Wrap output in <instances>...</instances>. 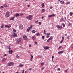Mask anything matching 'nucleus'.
I'll return each mask as SVG.
<instances>
[{
	"label": "nucleus",
	"mask_w": 73,
	"mask_h": 73,
	"mask_svg": "<svg viewBox=\"0 0 73 73\" xmlns=\"http://www.w3.org/2000/svg\"><path fill=\"white\" fill-rule=\"evenodd\" d=\"M32 17L33 16L32 15H30L29 16H27L26 17V18L28 20H31L32 19Z\"/></svg>",
	"instance_id": "f257e3e1"
},
{
	"label": "nucleus",
	"mask_w": 73,
	"mask_h": 73,
	"mask_svg": "<svg viewBox=\"0 0 73 73\" xmlns=\"http://www.w3.org/2000/svg\"><path fill=\"white\" fill-rule=\"evenodd\" d=\"M32 28V25H31L29 27H28L26 30L27 32H29L31 30V29Z\"/></svg>",
	"instance_id": "f03ea898"
},
{
	"label": "nucleus",
	"mask_w": 73,
	"mask_h": 73,
	"mask_svg": "<svg viewBox=\"0 0 73 73\" xmlns=\"http://www.w3.org/2000/svg\"><path fill=\"white\" fill-rule=\"evenodd\" d=\"M17 36V34L14 33L13 34L11 35V37L13 38V37H16V36Z\"/></svg>",
	"instance_id": "7ed1b4c3"
},
{
	"label": "nucleus",
	"mask_w": 73,
	"mask_h": 73,
	"mask_svg": "<svg viewBox=\"0 0 73 73\" xmlns=\"http://www.w3.org/2000/svg\"><path fill=\"white\" fill-rule=\"evenodd\" d=\"M9 15V13L8 11H7L6 13L5 16L6 17H8Z\"/></svg>",
	"instance_id": "20e7f679"
},
{
	"label": "nucleus",
	"mask_w": 73,
	"mask_h": 73,
	"mask_svg": "<svg viewBox=\"0 0 73 73\" xmlns=\"http://www.w3.org/2000/svg\"><path fill=\"white\" fill-rule=\"evenodd\" d=\"M7 65H8V66H11V65H14V63L13 62H11L8 63Z\"/></svg>",
	"instance_id": "39448f33"
},
{
	"label": "nucleus",
	"mask_w": 73,
	"mask_h": 73,
	"mask_svg": "<svg viewBox=\"0 0 73 73\" xmlns=\"http://www.w3.org/2000/svg\"><path fill=\"white\" fill-rule=\"evenodd\" d=\"M56 27L57 28H62V26H60L59 25H56Z\"/></svg>",
	"instance_id": "423d86ee"
},
{
	"label": "nucleus",
	"mask_w": 73,
	"mask_h": 73,
	"mask_svg": "<svg viewBox=\"0 0 73 73\" xmlns=\"http://www.w3.org/2000/svg\"><path fill=\"white\" fill-rule=\"evenodd\" d=\"M19 29H23V26L22 25H21L19 26Z\"/></svg>",
	"instance_id": "0eeeda50"
},
{
	"label": "nucleus",
	"mask_w": 73,
	"mask_h": 73,
	"mask_svg": "<svg viewBox=\"0 0 73 73\" xmlns=\"http://www.w3.org/2000/svg\"><path fill=\"white\" fill-rule=\"evenodd\" d=\"M21 41V38H19L18 40L17 41V43H19Z\"/></svg>",
	"instance_id": "6e6552de"
},
{
	"label": "nucleus",
	"mask_w": 73,
	"mask_h": 73,
	"mask_svg": "<svg viewBox=\"0 0 73 73\" xmlns=\"http://www.w3.org/2000/svg\"><path fill=\"white\" fill-rule=\"evenodd\" d=\"M44 49H45V50H46L47 49H49L50 48V47H49L46 46L44 47Z\"/></svg>",
	"instance_id": "1a4fd4ad"
},
{
	"label": "nucleus",
	"mask_w": 73,
	"mask_h": 73,
	"mask_svg": "<svg viewBox=\"0 0 73 73\" xmlns=\"http://www.w3.org/2000/svg\"><path fill=\"white\" fill-rule=\"evenodd\" d=\"M55 16V14H53L52 15H49L48 16V17H51L53 16Z\"/></svg>",
	"instance_id": "9d476101"
},
{
	"label": "nucleus",
	"mask_w": 73,
	"mask_h": 73,
	"mask_svg": "<svg viewBox=\"0 0 73 73\" xmlns=\"http://www.w3.org/2000/svg\"><path fill=\"white\" fill-rule=\"evenodd\" d=\"M12 53H13V51H12V50H11L9 51V53L10 54H12Z\"/></svg>",
	"instance_id": "9b49d317"
},
{
	"label": "nucleus",
	"mask_w": 73,
	"mask_h": 73,
	"mask_svg": "<svg viewBox=\"0 0 73 73\" xmlns=\"http://www.w3.org/2000/svg\"><path fill=\"white\" fill-rule=\"evenodd\" d=\"M23 38L24 39V40H27V38H27V36H25V35H24L23 36Z\"/></svg>",
	"instance_id": "f8f14e48"
},
{
	"label": "nucleus",
	"mask_w": 73,
	"mask_h": 73,
	"mask_svg": "<svg viewBox=\"0 0 73 73\" xmlns=\"http://www.w3.org/2000/svg\"><path fill=\"white\" fill-rule=\"evenodd\" d=\"M64 18H63V17H62L61 18V19L60 20V22H62V21H64Z\"/></svg>",
	"instance_id": "ddd939ff"
},
{
	"label": "nucleus",
	"mask_w": 73,
	"mask_h": 73,
	"mask_svg": "<svg viewBox=\"0 0 73 73\" xmlns=\"http://www.w3.org/2000/svg\"><path fill=\"white\" fill-rule=\"evenodd\" d=\"M15 15H14L13 17L11 18L10 19V20H13L15 19Z\"/></svg>",
	"instance_id": "4468645a"
},
{
	"label": "nucleus",
	"mask_w": 73,
	"mask_h": 73,
	"mask_svg": "<svg viewBox=\"0 0 73 73\" xmlns=\"http://www.w3.org/2000/svg\"><path fill=\"white\" fill-rule=\"evenodd\" d=\"M64 53V51H59L58 52V54H61V53Z\"/></svg>",
	"instance_id": "2eb2a0df"
},
{
	"label": "nucleus",
	"mask_w": 73,
	"mask_h": 73,
	"mask_svg": "<svg viewBox=\"0 0 73 73\" xmlns=\"http://www.w3.org/2000/svg\"><path fill=\"white\" fill-rule=\"evenodd\" d=\"M19 16H20V15H19V13H17L15 15V17H17Z\"/></svg>",
	"instance_id": "dca6fc26"
},
{
	"label": "nucleus",
	"mask_w": 73,
	"mask_h": 73,
	"mask_svg": "<svg viewBox=\"0 0 73 73\" xmlns=\"http://www.w3.org/2000/svg\"><path fill=\"white\" fill-rule=\"evenodd\" d=\"M70 3V1L67 2L66 3V4L68 5V4H69Z\"/></svg>",
	"instance_id": "f3484780"
},
{
	"label": "nucleus",
	"mask_w": 73,
	"mask_h": 73,
	"mask_svg": "<svg viewBox=\"0 0 73 73\" xmlns=\"http://www.w3.org/2000/svg\"><path fill=\"white\" fill-rule=\"evenodd\" d=\"M73 12H70V13L69 15H70V16H72L73 15Z\"/></svg>",
	"instance_id": "a211bd4d"
},
{
	"label": "nucleus",
	"mask_w": 73,
	"mask_h": 73,
	"mask_svg": "<svg viewBox=\"0 0 73 73\" xmlns=\"http://www.w3.org/2000/svg\"><path fill=\"white\" fill-rule=\"evenodd\" d=\"M44 64H45V63L44 62H42L40 63V65H41L42 66H44Z\"/></svg>",
	"instance_id": "6ab92c4d"
},
{
	"label": "nucleus",
	"mask_w": 73,
	"mask_h": 73,
	"mask_svg": "<svg viewBox=\"0 0 73 73\" xmlns=\"http://www.w3.org/2000/svg\"><path fill=\"white\" fill-rule=\"evenodd\" d=\"M48 39H49L50 40H52V39H53V37L52 36H51Z\"/></svg>",
	"instance_id": "aec40b11"
},
{
	"label": "nucleus",
	"mask_w": 73,
	"mask_h": 73,
	"mask_svg": "<svg viewBox=\"0 0 73 73\" xmlns=\"http://www.w3.org/2000/svg\"><path fill=\"white\" fill-rule=\"evenodd\" d=\"M3 6L5 8H6V7H7V5L6 4H4Z\"/></svg>",
	"instance_id": "412c9836"
},
{
	"label": "nucleus",
	"mask_w": 73,
	"mask_h": 73,
	"mask_svg": "<svg viewBox=\"0 0 73 73\" xmlns=\"http://www.w3.org/2000/svg\"><path fill=\"white\" fill-rule=\"evenodd\" d=\"M36 36H40V34L38 32L37 33V34H36Z\"/></svg>",
	"instance_id": "4be33fe9"
},
{
	"label": "nucleus",
	"mask_w": 73,
	"mask_h": 73,
	"mask_svg": "<svg viewBox=\"0 0 73 73\" xmlns=\"http://www.w3.org/2000/svg\"><path fill=\"white\" fill-rule=\"evenodd\" d=\"M72 24L71 23H69L68 24V26L70 27H72Z\"/></svg>",
	"instance_id": "5701e85b"
},
{
	"label": "nucleus",
	"mask_w": 73,
	"mask_h": 73,
	"mask_svg": "<svg viewBox=\"0 0 73 73\" xmlns=\"http://www.w3.org/2000/svg\"><path fill=\"white\" fill-rule=\"evenodd\" d=\"M5 61H6V59H5V58L3 59L2 60V61H4V62H5Z\"/></svg>",
	"instance_id": "b1692460"
},
{
	"label": "nucleus",
	"mask_w": 73,
	"mask_h": 73,
	"mask_svg": "<svg viewBox=\"0 0 73 73\" xmlns=\"http://www.w3.org/2000/svg\"><path fill=\"white\" fill-rule=\"evenodd\" d=\"M32 32L33 33H35V32H36V31L35 30H32Z\"/></svg>",
	"instance_id": "393cba45"
},
{
	"label": "nucleus",
	"mask_w": 73,
	"mask_h": 73,
	"mask_svg": "<svg viewBox=\"0 0 73 73\" xmlns=\"http://www.w3.org/2000/svg\"><path fill=\"white\" fill-rule=\"evenodd\" d=\"M24 66V65L23 64H20L19 65V67H22V66Z\"/></svg>",
	"instance_id": "a878e982"
},
{
	"label": "nucleus",
	"mask_w": 73,
	"mask_h": 73,
	"mask_svg": "<svg viewBox=\"0 0 73 73\" xmlns=\"http://www.w3.org/2000/svg\"><path fill=\"white\" fill-rule=\"evenodd\" d=\"M60 2L62 4H64V1H61Z\"/></svg>",
	"instance_id": "bb28decb"
},
{
	"label": "nucleus",
	"mask_w": 73,
	"mask_h": 73,
	"mask_svg": "<svg viewBox=\"0 0 73 73\" xmlns=\"http://www.w3.org/2000/svg\"><path fill=\"white\" fill-rule=\"evenodd\" d=\"M41 5H42V7H44V5H45V4H44V3H43Z\"/></svg>",
	"instance_id": "cd10ccee"
},
{
	"label": "nucleus",
	"mask_w": 73,
	"mask_h": 73,
	"mask_svg": "<svg viewBox=\"0 0 73 73\" xmlns=\"http://www.w3.org/2000/svg\"><path fill=\"white\" fill-rule=\"evenodd\" d=\"M62 47V46H61L59 47L58 48V50H60V49H61V48Z\"/></svg>",
	"instance_id": "c85d7f7f"
},
{
	"label": "nucleus",
	"mask_w": 73,
	"mask_h": 73,
	"mask_svg": "<svg viewBox=\"0 0 73 73\" xmlns=\"http://www.w3.org/2000/svg\"><path fill=\"white\" fill-rule=\"evenodd\" d=\"M46 35H47V36H50V33H47L46 34Z\"/></svg>",
	"instance_id": "c756f323"
},
{
	"label": "nucleus",
	"mask_w": 73,
	"mask_h": 73,
	"mask_svg": "<svg viewBox=\"0 0 73 73\" xmlns=\"http://www.w3.org/2000/svg\"><path fill=\"white\" fill-rule=\"evenodd\" d=\"M1 28H4V25H2L1 26Z\"/></svg>",
	"instance_id": "7c9ffc66"
},
{
	"label": "nucleus",
	"mask_w": 73,
	"mask_h": 73,
	"mask_svg": "<svg viewBox=\"0 0 73 73\" xmlns=\"http://www.w3.org/2000/svg\"><path fill=\"white\" fill-rule=\"evenodd\" d=\"M34 44H35V45H37V42H34Z\"/></svg>",
	"instance_id": "2f4dec72"
},
{
	"label": "nucleus",
	"mask_w": 73,
	"mask_h": 73,
	"mask_svg": "<svg viewBox=\"0 0 73 73\" xmlns=\"http://www.w3.org/2000/svg\"><path fill=\"white\" fill-rule=\"evenodd\" d=\"M67 72H68V69L64 70V72L65 73H67Z\"/></svg>",
	"instance_id": "473e14b6"
},
{
	"label": "nucleus",
	"mask_w": 73,
	"mask_h": 73,
	"mask_svg": "<svg viewBox=\"0 0 73 73\" xmlns=\"http://www.w3.org/2000/svg\"><path fill=\"white\" fill-rule=\"evenodd\" d=\"M62 26L63 27H65V25L64 24H62Z\"/></svg>",
	"instance_id": "72a5a7b5"
},
{
	"label": "nucleus",
	"mask_w": 73,
	"mask_h": 73,
	"mask_svg": "<svg viewBox=\"0 0 73 73\" xmlns=\"http://www.w3.org/2000/svg\"><path fill=\"white\" fill-rule=\"evenodd\" d=\"M44 36H42V38L43 39V40H44Z\"/></svg>",
	"instance_id": "f704fd0d"
},
{
	"label": "nucleus",
	"mask_w": 73,
	"mask_h": 73,
	"mask_svg": "<svg viewBox=\"0 0 73 73\" xmlns=\"http://www.w3.org/2000/svg\"><path fill=\"white\" fill-rule=\"evenodd\" d=\"M53 58H54V56H52V60L53 61Z\"/></svg>",
	"instance_id": "c9c22d12"
},
{
	"label": "nucleus",
	"mask_w": 73,
	"mask_h": 73,
	"mask_svg": "<svg viewBox=\"0 0 73 73\" xmlns=\"http://www.w3.org/2000/svg\"><path fill=\"white\" fill-rule=\"evenodd\" d=\"M49 41H50V40L48 39L47 41V42H49Z\"/></svg>",
	"instance_id": "e433bc0d"
},
{
	"label": "nucleus",
	"mask_w": 73,
	"mask_h": 73,
	"mask_svg": "<svg viewBox=\"0 0 73 73\" xmlns=\"http://www.w3.org/2000/svg\"><path fill=\"white\" fill-rule=\"evenodd\" d=\"M31 59H33V56H32V55H31Z\"/></svg>",
	"instance_id": "4c0bfd02"
},
{
	"label": "nucleus",
	"mask_w": 73,
	"mask_h": 73,
	"mask_svg": "<svg viewBox=\"0 0 73 73\" xmlns=\"http://www.w3.org/2000/svg\"><path fill=\"white\" fill-rule=\"evenodd\" d=\"M42 11H43V12H45V9H42Z\"/></svg>",
	"instance_id": "58836bf2"
},
{
	"label": "nucleus",
	"mask_w": 73,
	"mask_h": 73,
	"mask_svg": "<svg viewBox=\"0 0 73 73\" xmlns=\"http://www.w3.org/2000/svg\"><path fill=\"white\" fill-rule=\"evenodd\" d=\"M5 27H6V28H7V27H8V25H5Z\"/></svg>",
	"instance_id": "ea45409f"
},
{
	"label": "nucleus",
	"mask_w": 73,
	"mask_h": 73,
	"mask_svg": "<svg viewBox=\"0 0 73 73\" xmlns=\"http://www.w3.org/2000/svg\"><path fill=\"white\" fill-rule=\"evenodd\" d=\"M11 25L7 26V28H11Z\"/></svg>",
	"instance_id": "a19ab883"
},
{
	"label": "nucleus",
	"mask_w": 73,
	"mask_h": 73,
	"mask_svg": "<svg viewBox=\"0 0 73 73\" xmlns=\"http://www.w3.org/2000/svg\"><path fill=\"white\" fill-rule=\"evenodd\" d=\"M44 34H45H45H46V32L45 31V30H44Z\"/></svg>",
	"instance_id": "79ce46f5"
},
{
	"label": "nucleus",
	"mask_w": 73,
	"mask_h": 73,
	"mask_svg": "<svg viewBox=\"0 0 73 73\" xmlns=\"http://www.w3.org/2000/svg\"><path fill=\"white\" fill-rule=\"evenodd\" d=\"M13 31L14 32H16V30H15V29H13Z\"/></svg>",
	"instance_id": "37998d69"
},
{
	"label": "nucleus",
	"mask_w": 73,
	"mask_h": 73,
	"mask_svg": "<svg viewBox=\"0 0 73 73\" xmlns=\"http://www.w3.org/2000/svg\"><path fill=\"white\" fill-rule=\"evenodd\" d=\"M63 40H62L60 41V43H62V42H63Z\"/></svg>",
	"instance_id": "c03bdc74"
},
{
	"label": "nucleus",
	"mask_w": 73,
	"mask_h": 73,
	"mask_svg": "<svg viewBox=\"0 0 73 73\" xmlns=\"http://www.w3.org/2000/svg\"><path fill=\"white\" fill-rule=\"evenodd\" d=\"M0 7H1V9L2 8H4V7L3 6H0Z\"/></svg>",
	"instance_id": "a18cd8bd"
},
{
	"label": "nucleus",
	"mask_w": 73,
	"mask_h": 73,
	"mask_svg": "<svg viewBox=\"0 0 73 73\" xmlns=\"http://www.w3.org/2000/svg\"><path fill=\"white\" fill-rule=\"evenodd\" d=\"M16 57H17V58H19V56L18 55H16Z\"/></svg>",
	"instance_id": "49530a36"
},
{
	"label": "nucleus",
	"mask_w": 73,
	"mask_h": 73,
	"mask_svg": "<svg viewBox=\"0 0 73 73\" xmlns=\"http://www.w3.org/2000/svg\"><path fill=\"white\" fill-rule=\"evenodd\" d=\"M20 15L21 16H23V13H20Z\"/></svg>",
	"instance_id": "de8ad7c7"
},
{
	"label": "nucleus",
	"mask_w": 73,
	"mask_h": 73,
	"mask_svg": "<svg viewBox=\"0 0 73 73\" xmlns=\"http://www.w3.org/2000/svg\"><path fill=\"white\" fill-rule=\"evenodd\" d=\"M24 73V70H22V73Z\"/></svg>",
	"instance_id": "09e8293b"
},
{
	"label": "nucleus",
	"mask_w": 73,
	"mask_h": 73,
	"mask_svg": "<svg viewBox=\"0 0 73 73\" xmlns=\"http://www.w3.org/2000/svg\"><path fill=\"white\" fill-rule=\"evenodd\" d=\"M39 25H41V22H39Z\"/></svg>",
	"instance_id": "8fccbe9b"
},
{
	"label": "nucleus",
	"mask_w": 73,
	"mask_h": 73,
	"mask_svg": "<svg viewBox=\"0 0 73 73\" xmlns=\"http://www.w3.org/2000/svg\"><path fill=\"white\" fill-rule=\"evenodd\" d=\"M62 40H64V36L62 37Z\"/></svg>",
	"instance_id": "3c124183"
},
{
	"label": "nucleus",
	"mask_w": 73,
	"mask_h": 73,
	"mask_svg": "<svg viewBox=\"0 0 73 73\" xmlns=\"http://www.w3.org/2000/svg\"><path fill=\"white\" fill-rule=\"evenodd\" d=\"M38 21L37 20V21H36L35 22V23H38Z\"/></svg>",
	"instance_id": "603ef678"
},
{
	"label": "nucleus",
	"mask_w": 73,
	"mask_h": 73,
	"mask_svg": "<svg viewBox=\"0 0 73 73\" xmlns=\"http://www.w3.org/2000/svg\"><path fill=\"white\" fill-rule=\"evenodd\" d=\"M47 36L46 37V38H49V36L48 35H47Z\"/></svg>",
	"instance_id": "864d4df0"
},
{
	"label": "nucleus",
	"mask_w": 73,
	"mask_h": 73,
	"mask_svg": "<svg viewBox=\"0 0 73 73\" xmlns=\"http://www.w3.org/2000/svg\"><path fill=\"white\" fill-rule=\"evenodd\" d=\"M8 49H9V50H10V49H11V48H10V46H9V47H8Z\"/></svg>",
	"instance_id": "5fc2aeb1"
},
{
	"label": "nucleus",
	"mask_w": 73,
	"mask_h": 73,
	"mask_svg": "<svg viewBox=\"0 0 73 73\" xmlns=\"http://www.w3.org/2000/svg\"><path fill=\"white\" fill-rule=\"evenodd\" d=\"M58 70H59V71H60V68H58Z\"/></svg>",
	"instance_id": "6e6d98bb"
},
{
	"label": "nucleus",
	"mask_w": 73,
	"mask_h": 73,
	"mask_svg": "<svg viewBox=\"0 0 73 73\" xmlns=\"http://www.w3.org/2000/svg\"><path fill=\"white\" fill-rule=\"evenodd\" d=\"M29 47L30 48L31 47V44L29 45Z\"/></svg>",
	"instance_id": "4d7b16f0"
},
{
	"label": "nucleus",
	"mask_w": 73,
	"mask_h": 73,
	"mask_svg": "<svg viewBox=\"0 0 73 73\" xmlns=\"http://www.w3.org/2000/svg\"><path fill=\"white\" fill-rule=\"evenodd\" d=\"M72 48H73V44H72Z\"/></svg>",
	"instance_id": "13d9d810"
},
{
	"label": "nucleus",
	"mask_w": 73,
	"mask_h": 73,
	"mask_svg": "<svg viewBox=\"0 0 73 73\" xmlns=\"http://www.w3.org/2000/svg\"><path fill=\"white\" fill-rule=\"evenodd\" d=\"M7 56V55L6 54H5L4 55V57H5V56Z\"/></svg>",
	"instance_id": "bf43d9fd"
},
{
	"label": "nucleus",
	"mask_w": 73,
	"mask_h": 73,
	"mask_svg": "<svg viewBox=\"0 0 73 73\" xmlns=\"http://www.w3.org/2000/svg\"><path fill=\"white\" fill-rule=\"evenodd\" d=\"M44 69V67H43L42 68H41V69Z\"/></svg>",
	"instance_id": "052dcab7"
},
{
	"label": "nucleus",
	"mask_w": 73,
	"mask_h": 73,
	"mask_svg": "<svg viewBox=\"0 0 73 73\" xmlns=\"http://www.w3.org/2000/svg\"><path fill=\"white\" fill-rule=\"evenodd\" d=\"M64 19L65 20H66V17H64Z\"/></svg>",
	"instance_id": "680f3d73"
},
{
	"label": "nucleus",
	"mask_w": 73,
	"mask_h": 73,
	"mask_svg": "<svg viewBox=\"0 0 73 73\" xmlns=\"http://www.w3.org/2000/svg\"><path fill=\"white\" fill-rule=\"evenodd\" d=\"M32 59H30V61H32Z\"/></svg>",
	"instance_id": "e2e57ef3"
},
{
	"label": "nucleus",
	"mask_w": 73,
	"mask_h": 73,
	"mask_svg": "<svg viewBox=\"0 0 73 73\" xmlns=\"http://www.w3.org/2000/svg\"><path fill=\"white\" fill-rule=\"evenodd\" d=\"M53 8V7H50V9H52V8Z\"/></svg>",
	"instance_id": "0e129e2a"
},
{
	"label": "nucleus",
	"mask_w": 73,
	"mask_h": 73,
	"mask_svg": "<svg viewBox=\"0 0 73 73\" xmlns=\"http://www.w3.org/2000/svg\"><path fill=\"white\" fill-rule=\"evenodd\" d=\"M67 38H68V39H69L70 38H69V37H67Z\"/></svg>",
	"instance_id": "69168bd1"
},
{
	"label": "nucleus",
	"mask_w": 73,
	"mask_h": 73,
	"mask_svg": "<svg viewBox=\"0 0 73 73\" xmlns=\"http://www.w3.org/2000/svg\"><path fill=\"white\" fill-rule=\"evenodd\" d=\"M42 19H44V17H43V16L42 17Z\"/></svg>",
	"instance_id": "338daca9"
},
{
	"label": "nucleus",
	"mask_w": 73,
	"mask_h": 73,
	"mask_svg": "<svg viewBox=\"0 0 73 73\" xmlns=\"http://www.w3.org/2000/svg\"><path fill=\"white\" fill-rule=\"evenodd\" d=\"M29 70H30L31 71V68H30Z\"/></svg>",
	"instance_id": "774afa93"
}]
</instances>
